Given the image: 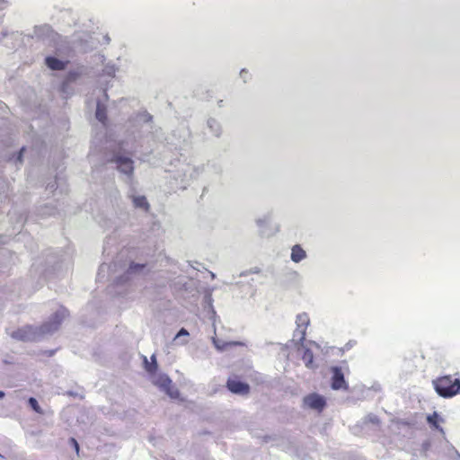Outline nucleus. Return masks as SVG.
Segmentation results:
<instances>
[{
  "instance_id": "1",
  "label": "nucleus",
  "mask_w": 460,
  "mask_h": 460,
  "mask_svg": "<svg viewBox=\"0 0 460 460\" xmlns=\"http://www.w3.org/2000/svg\"><path fill=\"white\" fill-rule=\"evenodd\" d=\"M160 128H156L153 122V117L143 111L133 115L127 125V139L119 144V149L113 150L106 156L108 162L114 163L117 169L123 173L129 183L132 184L134 172L133 160L121 154L122 150L137 153L144 144H149L150 140H160Z\"/></svg>"
},
{
  "instance_id": "2",
  "label": "nucleus",
  "mask_w": 460,
  "mask_h": 460,
  "mask_svg": "<svg viewBox=\"0 0 460 460\" xmlns=\"http://www.w3.org/2000/svg\"><path fill=\"white\" fill-rule=\"evenodd\" d=\"M67 316V311L64 307H59L48 322L40 328L32 326H25L23 328L13 331L10 335L12 338L22 341H38L47 334H52L56 332L62 321Z\"/></svg>"
},
{
  "instance_id": "3",
  "label": "nucleus",
  "mask_w": 460,
  "mask_h": 460,
  "mask_svg": "<svg viewBox=\"0 0 460 460\" xmlns=\"http://www.w3.org/2000/svg\"><path fill=\"white\" fill-rule=\"evenodd\" d=\"M432 385L437 394L443 398H452L460 394V379L450 375L434 379Z\"/></svg>"
},
{
  "instance_id": "4",
  "label": "nucleus",
  "mask_w": 460,
  "mask_h": 460,
  "mask_svg": "<svg viewBox=\"0 0 460 460\" xmlns=\"http://www.w3.org/2000/svg\"><path fill=\"white\" fill-rule=\"evenodd\" d=\"M332 378L331 387L333 390H348L349 385L344 378V374L341 367L334 366L331 367Z\"/></svg>"
},
{
  "instance_id": "5",
  "label": "nucleus",
  "mask_w": 460,
  "mask_h": 460,
  "mask_svg": "<svg viewBox=\"0 0 460 460\" xmlns=\"http://www.w3.org/2000/svg\"><path fill=\"white\" fill-rule=\"evenodd\" d=\"M189 132L186 129H182L179 134V137L176 136L175 133L165 138L167 145L171 146L174 149H183L188 146L187 137H189Z\"/></svg>"
},
{
  "instance_id": "6",
  "label": "nucleus",
  "mask_w": 460,
  "mask_h": 460,
  "mask_svg": "<svg viewBox=\"0 0 460 460\" xmlns=\"http://www.w3.org/2000/svg\"><path fill=\"white\" fill-rule=\"evenodd\" d=\"M204 171L203 165L195 166L192 164H186L182 169L181 182L188 184L192 180L198 178V176Z\"/></svg>"
},
{
  "instance_id": "7",
  "label": "nucleus",
  "mask_w": 460,
  "mask_h": 460,
  "mask_svg": "<svg viewBox=\"0 0 460 460\" xmlns=\"http://www.w3.org/2000/svg\"><path fill=\"white\" fill-rule=\"evenodd\" d=\"M304 403L310 409L321 411L325 407L326 401L318 394H311L304 398Z\"/></svg>"
},
{
  "instance_id": "8",
  "label": "nucleus",
  "mask_w": 460,
  "mask_h": 460,
  "mask_svg": "<svg viewBox=\"0 0 460 460\" xmlns=\"http://www.w3.org/2000/svg\"><path fill=\"white\" fill-rule=\"evenodd\" d=\"M226 386L230 392L239 395H245L250 392L249 385L236 378H229Z\"/></svg>"
},
{
  "instance_id": "9",
  "label": "nucleus",
  "mask_w": 460,
  "mask_h": 460,
  "mask_svg": "<svg viewBox=\"0 0 460 460\" xmlns=\"http://www.w3.org/2000/svg\"><path fill=\"white\" fill-rule=\"evenodd\" d=\"M128 197L132 200V203L136 208L148 211L149 203L144 195H137L134 187L130 186L128 191Z\"/></svg>"
},
{
  "instance_id": "10",
  "label": "nucleus",
  "mask_w": 460,
  "mask_h": 460,
  "mask_svg": "<svg viewBox=\"0 0 460 460\" xmlns=\"http://www.w3.org/2000/svg\"><path fill=\"white\" fill-rule=\"evenodd\" d=\"M145 268L144 264L132 262L123 276L115 277L117 284H122L129 279V277L137 272L141 271Z\"/></svg>"
},
{
  "instance_id": "11",
  "label": "nucleus",
  "mask_w": 460,
  "mask_h": 460,
  "mask_svg": "<svg viewBox=\"0 0 460 460\" xmlns=\"http://www.w3.org/2000/svg\"><path fill=\"white\" fill-rule=\"evenodd\" d=\"M45 64L51 70L60 71L66 67L67 61L61 60L53 56H49L45 58Z\"/></svg>"
},
{
  "instance_id": "12",
  "label": "nucleus",
  "mask_w": 460,
  "mask_h": 460,
  "mask_svg": "<svg viewBox=\"0 0 460 460\" xmlns=\"http://www.w3.org/2000/svg\"><path fill=\"white\" fill-rule=\"evenodd\" d=\"M307 257L306 252L299 244L291 248L290 259L293 262L298 263Z\"/></svg>"
},
{
  "instance_id": "13",
  "label": "nucleus",
  "mask_w": 460,
  "mask_h": 460,
  "mask_svg": "<svg viewBox=\"0 0 460 460\" xmlns=\"http://www.w3.org/2000/svg\"><path fill=\"white\" fill-rule=\"evenodd\" d=\"M297 350H303L302 360L304 361L305 367L310 369L314 368V354L312 350L308 348H305L304 345L297 347Z\"/></svg>"
},
{
  "instance_id": "14",
  "label": "nucleus",
  "mask_w": 460,
  "mask_h": 460,
  "mask_svg": "<svg viewBox=\"0 0 460 460\" xmlns=\"http://www.w3.org/2000/svg\"><path fill=\"white\" fill-rule=\"evenodd\" d=\"M207 128L216 137H220L222 135V126L220 122L214 118L208 119Z\"/></svg>"
},
{
  "instance_id": "15",
  "label": "nucleus",
  "mask_w": 460,
  "mask_h": 460,
  "mask_svg": "<svg viewBox=\"0 0 460 460\" xmlns=\"http://www.w3.org/2000/svg\"><path fill=\"white\" fill-rule=\"evenodd\" d=\"M212 342L220 352L226 350L229 347L243 345L240 341H223L216 337L212 338Z\"/></svg>"
},
{
  "instance_id": "16",
  "label": "nucleus",
  "mask_w": 460,
  "mask_h": 460,
  "mask_svg": "<svg viewBox=\"0 0 460 460\" xmlns=\"http://www.w3.org/2000/svg\"><path fill=\"white\" fill-rule=\"evenodd\" d=\"M95 117L102 124L105 123L106 119H107V117H106V106L102 102V100H98L97 101Z\"/></svg>"
},
{
  "instance_id": "17",
  "label": "nucleus",
  "mask_w": 460,
  "mask_h": 460,
  "mask_svg": "<svg viewBox=\"0 0 460 460\" xmlns=\"http://www.w3.org/2000/svg\"><path fill=\"white\" fill-rule=\"evenodd\" d=\"M153 382L156 386L164 392V390L170 386L172 380L166 375H159L155 377Z\"/></svg>"
},
{
  "instance_id": "18",
  "label": "nucleus",
  "mask_w": 460,
  "mask_h": 460,
  "mask_svg": "<svg viewBox=\"0 0 460 460\" xmlns=\"http://www.w3.org/2000/svg\"><path fill=\"white\" fill-rule=\"evenodd\" d=\"M310 324V318L308 314L301 313L298 314L296 317V328H300L301 330H306L308 325Z\"/></svg>"
},
{
  "instance_id": "19",
  "label": "nucleus",
  "mask_w": 460,
  "mask_h": 460,
  "mask_svg": "<svg viewBox=\"0 0 460 460\" xmlns=\"http://www.w3.org/2000/svg\"><path fill=\"white\" fill-rule=\"evenodd\" d=\"M83 74V68L69 71L63 84V89L69 84L76 81Z\"/></svg>"
},
{
  "instance_id": "20",
  "label": "nucleus",
  "mask_w": 460,
  "mask_h": 460,
  "mask_svg": "<svg viewBox=\"0 0 460 460\" xmlns=\"http://www.w3.org/2000/svg\"><path fill=\"white\" fill-rule=\"evenodd\" d=\"M271 219H272V212L269 211L255 219L256 226L258 228L269 226V225H270Z\"/></svg>"
},
{
  "instance_id": "21",
  "label": "nucleus",
  "mask_w": 460,
  "mask_h": 460,
  "mask_svg": "<svg viewBox=\"0 0 460 460\" xmlns=\"http://www.w3.org/2000/svg\"><path fill=\"white\" fill-rule=\"evenodd\" d=\"M60 179L56 177L53 182H49L46 188V190L49 193H54L58 188L60 189V193H64L66 191V188L59 182Z\"/></svg>"
},
{
  "instance_id": "22",
  "label": "nucleus",
  "mask_w": 460,
  "mask_h": 460,
  "mask_svg": "<svg viewBox=\"0 0 460 460\" xmlns=\"http://www.w3.org/2000/svg\"><path fill=\"white\" fill-rule=\"evenodd\" d=\"M306 330H301L300 328H296L293 334V341H296L297 347H301L305 339Z\"/></svg>"
},
{
  "instance_id": "23",
  "label": "nucleus",
  "mask_w": 460,
  "mask_h": 460,
  "mask_svg": "<svg viewBox=\"0 0 460 460\" xmlns=\"http://www.w3.org/2000/svg\"><path fill=\"white\" fill-rule=\"evenodd\" d=\"M258 229H259L258 230L259 235L263 238L264 237H266V238L271 237L278 231V229H273L270 225H269V226L259 227Z\"/></svg>"
},
{
  "instance_id": "24",
  "label": "nucleus",
  "mask_w": 460,
  "mask_h": 460,
  "mask_svg": "<svg viewBox=\"0 0 460 460\" xmlns=\"http://www.w3.org/2000/svg\"><path fill=\"white\" fill-rule=\"evenodd\" d=\"M151 359H152V362H149L147 360L146 357H144L145 368L149 373L155 371L156 367H157L156 359L154 355L151 357Z\"/></svg>"
},
{
  "instance_id": "25",
  "label": "nucleus",
  "mask_w": 460,
  "mask_h": 460,
  "mask_svg": "<svg viewBox=\"0 0 460 460\" xmlns=\"http://www.w3.org/2000/svg\"><path fill=\"white\" fill-rule=\"evenodd\" d=\"M164 393L172 399H177L180 396V392L172 384L164 390Z\"/></svg>"
},
{
  "instance_id": "26",
  "label": "nucleus",
  "mask_w": 460,
  "mask_h": 460,
  "mask_svg": "<svg viewBox=\"0 0 460 460\" xmlns=\"http://www.w3.org/2000/svg\"><path fill=\"white\" fill-rule=\"evenodd\" d=\"M363 423L365 425L372 424L377 426L379 423V419L374 414H368L367 416L365 417Z\"/></svg>"
},
{
  "instance_id": "27",
  "label": "nucleus",
  "mask_w": 460,
  "mask_h": 460,
  "mask_svg": "<svg viewBox=\"0 0 460 460\" xmlns=\"http://www.w3.org/2000/svg\"><path fill=\"white\" fill-rule=\"evenodd\" d=\"M28 404L36 412H40L41 411L40 407V405L38 403V401L35 398L30 397L29 400H28Z\"/></svg>"
},
{
  "instance_id": "28",
  "label": "nucleus",
  "mask_w": 460,
  "mask_h": 460,
  "mask_svg": "<svg viewBox=\"0 0 460 460\" xmlns=\"http://www.w3.org/2000/svg\"><path fill=\"white\" fill-rule=\"evenodd\" d=\"M438 420V414L437 412H434L433 414L429 415L427 418L428 422L431 426L435 427L436 429H438V426L437 424Z\"/></svg>"
},
{
  "instance_id": "29",
  "label": "nucleus",
  "mask_w": 460,
  "mask_h": 460,
  "mask_svg": "<svg viewBox=\"0 0 460 460\" xmlns=\"http://www.w3.org/2000/svg\"><path fill=\"white\" fill-rule=\"evenodd\" d=\"M50 31V28L47 25H44V26H41V27H37L35 29V34L38 36V37H40L46 33H49V31Z\"/></svg>"
},
{
  "instance_id": "30",
  "label": "nucleus",
  "mask_w": 460,
  "mask_h": 460,
  "mask_svg": "<svg viewBox=\"0 0 460 460\" xmlns=\"http://www.w3.org/2000/svg\"><path fill=\"white\" fill-rule=\"evenodd\" d=\"M116 73V68L114 66H106L103 69V74L110 76L114 77Z\"/></svg>"
},
{
  "instance_id": "31",
  "label": "nucleus",
  "mask_w": 460,
  "mask_h": 460,
  "mask_svg": "<svg viewBox=\"0 0 460 460\" xmlns=\"http://www.w3.org/2000/svg\"><path fill=\"white\" fill-rule=\"evenodd\" d=\"M189 335V332L185 328H181L175 335L173 341H179L181 337H188Z\"/></svg>"
},
{
  "instance_id": "32",
  "label": "nucleus",
  "mask_w": 460,
  "mask_h": 460,
  "mask_svg": "<svg viewBox=\"0 0 460 460\" xmlns=\"http://www.w3.org/2000/svg\"><path fill=\"white\" fill-rule=\"evenodd\" d=\"M111 270V266L106 265V264L101 265V267L99 269V272H98V278H101L102 274H103L106 270Z\"/></svg>"
},
{
  "instance_id": "33",
  "label": "nucleus",
  "mask_w": 460,
  "mask_h": 460,
  "mask_svg": "<svg viewBox=\"0 0 460 460\" xmlns=\"http://www.w3.org/2000/svg\"><path fill=\"white\" fill-rule=\"evenodd\" d=\"M240 77L244 83H246L250 77L248 71L246 69H242L240 71Z\"/></svg>"
},
{
  "instance_id": "34",
  "label": "nucleus",
  "mask_w": 460,
  "mask_h": 460,
  "mask_svg": "<svg viewBox=\"0 0 460 460\" xmlns=\"http://www.w3.org/2000/svg\"><path fill=\"white\" fill-rule=\"evenodd\" d=\"M24 151H25V148H24V147H22V148L21 149V151H20L19 155H17V157H16V162H15L16 164H17V163L22 164V154H23V152H24Z\"/></svg>"
},
{
  "instance_id": "35",
  "label": "nucleus",
  "mask_w": 460,
  "mask_h": 460,
  "mask_svg": "<svg viewBox=\"0 0 460 460\" xmlns=\"http://www.w3.org/2000/svg\"><path fill=\"white\" fill-rule=\"evenodd\" d=\"M187 337H181L179 341H174L175 342H177V344L179 345H186L188 343V340L186 339Z\"/></svg>"
},
{
  "instance_id": "36",
  "label": "nucleus",
  "mask_w": 460,
  "mask_h": 460,
  "mask_svg": "<svg viewBox=\"0 0 460 460\" xmlns=\"http://www.w3.org/2000/svg\"><path fill=\"white\" fill-rule=\"evenodd\" d=\"M70 440H71L72 444L74 445V447L76 450V452H78L79 445H78L77 441L75 438H71Z\"/></svg>"
},
{
  "instance_id": "37",
  "label": "nucleus",
  "mask_w": 460,
  "mask_h": 460,
  "mask_svg": "<svg viewBox=\"0 0 460 460\" xmlns=\"http://www.w3.org/2000/svg\"><path fill=\"white\" fill-rule=\"evenodd\" d=\"M23 222H24V217H23V216L22 215V216H20L19 223L21 224V226H22Z\"/></svg>"
},
{
  "instance_id": "38",
  "label": "nucleus",
  "mask_w": 460,
  "mask_h": 460,
  "mask_svg": "<svg viewBox=\"0 0 460 460\" xmlns=\"http://www.w3.org/2000/svg\"><path fill=\"white\" fill-rule=\"evenodd\" d=\"M53 257H50L49 259H48V264H51L53 263Z\"/></svg>"
},
{
  "instance_id": "39",
  "label": "nucleus",
  "mask_w": 460,
  "mask_h": 460,
  "mask_svg": "<svg viewBox=\"0 0 460 460\" xmlns=\"http://www.w3.org/2000/svg\"><path fill=\"white\" fill-rule=\"evenodd\" d=\"M456 456L460 460V453L458 451H455Z\"/></svg>"
},
{
  "instance_id": "40",
  "label": "nucleus",
  "mask_w": 460,
  "mask_h": 460,
  "mask_svg": "<svg viewBox=\"0 0 460 460\" xmlns=\"http://www.w3.org/2000/svg\"><path fill=\"white\" fill-rule=\"evenodd\" d=\"M4 396V393L0 391V399H2Z\"/></svg>"
},
{
  "instance_id": "41",
  "label": "nucleus",
  "mask_w": 460,
  "mask_h": 460,
  "mask_svg": "<svg viewBox=\"0 0 460 460\" xmlns=\"http://www.w3.org/2000/svg\"><path fill=\"white\" fill-rule=\"evenodd\" d=\"M103 96H104V98H105V99H107V98H108V96H107V93H103Z\"/></svg>"
},
{
  "instance_id": "42",
  "label": "nucleus",
  "mask_w": 460,
  "mask_h": 460,
  "mask_svg": "<svg viewBox=\"0 0 460 460\" xmlns=\"http://www.w3.org/2000/svg\"><path fill=\"white\" fill-rule=\"evenodd\" d=\"M5 251H0V254H4Z\"/></svg>"
},
{
  "instance_id": "43",
  "label": "nucleus",
  "mask_w": 460,
  "mask_h": 460,
  "mask_svg": "<svg viewBox=\"0 0 460 460\" xmlns=\"http://www.w3.org/2000/svg\"><path fill=\"white\" fill-rule=\"evenodd\" d=\"M0 457H2V456L0 455Z\"/></svg>"
}]
</instances>
